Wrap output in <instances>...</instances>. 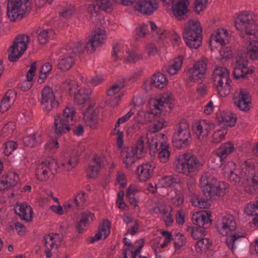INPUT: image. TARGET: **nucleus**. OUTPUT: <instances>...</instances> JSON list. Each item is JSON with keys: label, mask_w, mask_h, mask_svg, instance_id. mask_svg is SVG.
<instances>
[{"label": "nucleus", "mask_w": 258, "mask_h": 258, "mask_svg": "<svg viewBox=\"0 0 258 258\" xmlns=\"http://www.w3.org/2000/svg\"><path fill=\"white\" fill-rule=\"evenodd\" d=\"M217 229L220 233L226 237V244L234 252L240 238L245 236L243 232L236 231V224L234 217L231 215L222 217L217 223Z\"/></svg>", "instance_id": "obj_1"}, {"label": "nucleus", "mask_w": 258, "mask_h": 258, "mask_svg": "<svg viewBox=\"0 0 258 258\" xmlns=\"http://www.w3.org/2000/svg\"><path fill=\"white\" fill-rule=\"evenodd\" d=\"M176 170L186 176H191L197 173L202 166L199 158L194 154L179 153L174 163Z\"/></svg>", "instance_id": "obj_2"}, {"label": "nucleus", "mask_w": 258, "mask_h": 258, "mask_svg": "<svg viewBox=\"0 0 258 258\" xmlns=\"http://www.w3.org/2000/svg\"><path fill=\"white\" fill-rule=\"evenodd\" d=\"M76 113L75 107L71 104H68L62 114L58 113L54 116L53 128L57 137H59L70 131L71 126L74 122Z\"/></svg>", "instance_id": "obj_3"}, {"label": "nucleus", "mask_w": 258, "mask_h": 258, "mask_svg": "<svg viewBox=\"0 0 258 258\" xmlns=\"http://www.w3.org/2000/svg\"><path fill=\"white\" fill-rule=\"evenodd\" d=\"M200 186L205 195L209 197L224 194L228 187L226 183L218 181L209 172L204 173L202 176Z\"/></svg>", "instance_id": "obj_4"}, {"label": "nucleus", "mask_w": 258, "mask_h": 258, "mask_svg": "<svg viewBox=\"0 0 258 258\" xmlns=\"http://www.w3.org/2000/svg\"><path fill=\"white\" fill-rule=\"evenodd\" d=\"M202 28L198 21L189 20L183 31V38L190 48L197 49L202 43Z\"/></svg>", "instance_id": "obj_5"}, {"label": "nucleus", "mask_w": 258, "mask_h": 258, "mask_svg": "<svg viewBox=\"0 0 258 258\" xmlns=\"http://www.w3.org/2000/svg\"><path fill=\"white\" fill-rule=\"evenodd\" d=\"M255 15L243 13L239 14L235 21L236 29L250 37L258 38V26L254 21Z\"/></svg>", "instance_id": "obj_6"}, {"label": "nucleus", "mask_w": 258, "mask_h": 258, "mask_svg": "<svg viewBox=\"0 0 258 258\" xmlns=\"http://www.w3.org/2000/svg\"><path fill=\"white\" fill-rule=\"evenodd\" d=\"M32 8L30 0H8L7 15L11 22L21 20Z\"/></svg>", "instance_id": "obj_7"}, {"label": "nucleus", "mask_w": 258, "mask_h": 258, "mask_svg": "<svg viewBox=\"0 0 258 258\" xmlns=\"http://www.w3.org/2000/svg\"><path fill=\"white\" fill-rule=\"evenodd\" d=\"M174 98L171 93L162 94L150 100L152 113L158 115L161 112L169 113L174 106Z\"/></svg>", "instance_id": "obj_8"}, {"label": "nucleus", "mask_w": 258, "mask_h": 258, "mask_svg": "<svg viewBox=\"0 0 258 258\" xmlns=\"http://www.w3.org/2000/svg\"><path fill=\"white\" fill-rule=\"evenodd\" d=\"M191 138L190 125L184 120L181 121L172 137L173 142L178 148H182L188 146Z\"/></svg>", "instance_id": "obj_9"}, {"label": "nucleus", "mask_w": 258, "mask_h": 258, "mask_svg": "<svg viewBox=\"0 0 258 258\" xmlns=\"http://www.w3.org/2000/svg\"><path fill=\"white\" fill-rule=\"evenodd\" d=\"M30 38L26 35H20L14 40L9 48V59L11 61H17L24 53L27 48Z\"/></svg>", "instance_id": "obj_10"}, {"label": "nucleus", "mask_w": 258, "mask_h": 258, "mask_svg": "<svg viewBox=\"0 0 258 258\" xmlns=\"http://www.w3.org/2000/svg\"><path fill=\"white\" fill-rule=\"evenodd\" d=\"M112 49V57L114 61L120 59L124 62L131 63L137 61L141 58V56L133 50H130L121 44H114Z\"/></svg>", "instance_id": "obj_11"}, {"label": "nucleus", "mask_w": 258, "mask_h": 258, "mask_svg": "<svg viewBox=\"0 0 258 258\" xmlns=\"http://www.w3.org/2000/svg\"><path fill=\"white\" fill-rule=\"evenodd\" d=\"M233 101L234 105L241 111H247L250 108L251 96L244 88H238L234 91Z\"/></svg>", "instance_id": "obj_12"}, {"label": "nucleus", "mask_w": 258, "mask_h": 258, "mask_svg": "<svg viewBox=\"0 0 258 258\" xmlns=\"http://www.w3.org/2000/svg\"><path fill=\"white\" fill-rule=\"evenodd\" d=\"M40 104L43 110L46 112H49L52 108L58 106L55 93L49 86H46L42 89Z\"/></svg>", "instance_id": "obj_13"}, {"label": "nucleus", "mask_w": 258, "mask_h": 258, "mask_svg": "<svg viewBox=\"0 0 258 258\" xmlns=\"http://www.w3.org/2000/svg\"><path fill=\"white\" fill-rule=\"evenodd\" d=\"M238 176L240 177L239 184L241 185L249 183L255 172V162L253 160L248 159L242 162L238 169Z\"/></svg>", "instance_id": "obj_14"}, {"label": "nucleus", "mask_w": 258, "mask_h": 258, "mask_svg": "<svg viewBox=\"0 0 258 258\" xmlns=\"http://www.w3.org/2000/svg\"><path fill=\"white\" fill-rule=\"evenodd\" d=\"M158 145L159 143L156 139H152L151 143H150L148 134H145L138 138L136 145L134 147L143 156L148 148L150 154L155 153L158 151Z\"/></svg>", "instance_id": "obj_15"}, {"label": "nucleus", "mask_w": 258, "mask_h": 258, "mask_svg": "<svg viewBox=\"0 0 258 258\" xmlns=\"http://www.w3.org/2000/svg\"><path fill=\"white\" fill-rule=\"evenodd\" d=\"M230 37V33L226 29L221 28L214 31L211 35L209 42L212 50L219 46L226 45L229 43Z\"/></svg>", "instance_id": "obj_16"}, {"label": "nucleus", "mask_w": 258, "mask_h": 258, "mask_svg": "<svg viewBox=\"0 0 258 258\" xmlns=\"http://www.w3.org/2000/svg\"><path fill=\"white\" fill-rule=\"evenodd\" d=\"M56 162L54 160H46L39 164L36 168L37 178L41 181H45L53 177L52 169L56 168Z\"/></svg>", "instance_id": "obj_17"}, {"label": "nucleus", "mask_w": 258, "mask_h": 258, "mask_svg": "<svg viewBox=\"0 0 258 258\" xmlns=\"http://www.w3.org/2000/svg\"><path fill=\"white\" fill-rule=\"evenodd\" d=\"M60 241V236L57 234L51 233L44 237L43 242L45 248L44 253L46 258H50L52 254L56 252Z\"/></svg>", "instance_id": "obj_18"}, {"label": "nucleus", "mask_w": 258, "mask_h": 258, "mask_svg": "<svg viewBox=\"0 0 258 258\" xmlns=\"http://www.w3.org/2000/svg\"><path fill=\"white\" fill-rule=\"evenodd\" d=\"M214 127L215 125L212 121L202 120L195 122L192 128L197 138L202 140L208 137L210 131Z\"/></svg>", "instance_id": "obj_19"}, {"label": "nucleus", "mask_w": 258, "mask_h": 258, "mask_svg": "<svg viewBox=\"0 0 258 258\" xmlns=\"http://www.w3.org/2000/svg\"><path fill=\"white\" fill-rule=\"evenodd\" d=\"M80 79L84 85L79 89L78 93L75 94L74 97L75 102L79 105L89 102L91 99L92 94V90L87 86L89 81L87 80V78L81 76Z\"/></svg>", "instance_id": "obj_20"}, {"label": "nucleus", "mask_w": 258, "mask_h": 258, "mask_svg": "<svg viewBox=\"0 0 258 258\" xmlns=\"http://www.w3.org/2000/svg\"><path fill=\"white\" fill-rule=\"evenodd\" d=\"M207 63L204 60L196 62L192 68L188 69L187 73L188 80L192 82H196L202 80L206 72Z\"/></svg>", "instance_id": "obj_21"}, {"label": "nucleus", "mask_w": 258, "mask_h": 258, "mask_svg": "<svg viewBox=\"0 0 258 258\" xmlns=\"http://www.w3.org/2000/svg\"><path fill=\"white\" fill-rule=\"evenodd\" d=\"M106 37L105 31L97 29L94 31V34L89 38L86 47L87 52H93L96 48L103 43Z\"/></svg>", "instance_id": "obj_22"}, {"label": "nucleus", "mask_w": 258, "mask_h": 258, "mask_svg": "<svg viewBox=\"0 0 258 258\" xmlns=\"http://www.w3.org/2000/svg\"><path fill=\"white\" fill-rule=\"evenodd\" d=\"M171 211L172 208L170 206L159 202L155 203V206L152 208L153 213L162 215L163 221L166 226H170L173 222V219L171 214Z\"/></svg>", "instance_id": "obj_23"}, {"label": "nucleus", "mask_w": 258, "mask_h": 258, "mask_svg": "<svg viewBox=\"0 0 258 258\" xmlns=\"http://www.w3.org/2000/svg\"><path fill=\"white\" fill-rule=\"evenodd\" d=\"M124 83L120 82L113 84L107 91V96L109 97L108 101L113 106H116L121 98L123 96L121 90L124 88Z\"/></svg>", "instance_id": "obj_24"}, {"label": "nucleus", "mask_w": 258, "mask_h": 258, "mask_svg": "<svg viewBox=\"0 0 258 258\" xmlns=\"http://www.w3.org/2000/svg\"><path fill=\"white\" fill-rule=\"evenodd\" d=\"M121 155L126 167L132 166L138 159L142 157V155L133 147L123 148L121 150Z\"/></svg>", "instance_id": "obj_25"}, {"label": "nucleus", "mask_w": 258, "mask_h": 258, "mask_svg": "<svg viewBox=\"0 0 258 258\" xmlns=\"http://www.w3.org/2000/svg\"><path fill=\"white\" fill-rule=\"evenodd\" d=\"M172 3V12L175 18L178 20L184 19L188 11V1L176 0Z\"/></svg>", "instance_id": "obj_26"}, {"label": "nucleus", "mask_w": 258, "mask_h": 258, "mask_svg": "<svg viewBox=\"0 0 258 258\" xmlns=\"http://www.w3.org/2000/svg\"><path fill=\"white\" fill-rule=\"evenodd\" d=\"M62 55L57 64V68L61 71H66L70 69L75 62V56L67 49H62Z\"/></svg>", "instance_id": "obj_27"}, {"label": "nucleus", "mask_w": 258, "mask_h": 258, "mask_svg": "<svg viewBox=\"0 0 258 258\" xmlns=\"http://www.w3.org/2000/svg\"><path fill=\"white\" fill-rule=\"evenodd\" d=\"M158 7L155 1L143 0L135 4V8L139 12L146 15L152 14Z\"/></svg>", "instance_id": "obj_28"}, {"label": "nucleus", "mask_w": 258, "mask_h": 258, "mask_svg": "<svg viewBox=\"0 0 258 258\" xmlns=\"http://www.w3.org/2000/svg\"><path fill=\"white\" fill-rule=\"evenodd\" d=\"M15 213L20 219L26 222H30L33 218V209L26 203H17L15 208Z\"/></svg>", "instance_id": "obj_29"}, {"label": "nucleus", "mask_w": 258, "mask_h": 258, "mask_svg": "<svg viewBox=\"0 0 258 258\" xmlns=\"http://www.w3.org/2000/svg\"><path fill=\"white\" fill-rule=\"evenodd\" d=\"M247 60L244 58L239 57L237 58L233 72L236 79L245 78L247 74L252 73L247 67Z\"/></svg>", "instance_id": "obj_30"}, {"label": "nucleus", "mask_w": 258, "mask_h": 258, "mask_svg": "<svg viewBox=\"0 0 258 258\" xmlns=\"http://www.w3.org/2000/svg\"><path fill=\"white\" fill-rule=\"evenodd\" d=\"M223 170L231 182L234 184H239L240 179L238 176V172H239V170L236 168L234 162L233 161L228 162L224 166Z\"/></svg>", "instance_id": "obj_31"}, {"label": "nucleus", "mask_w": 258, "mask_h": 258, "mask_svg": "<svg viewBox=\"0 0 258 258\" xmlns=\"http://www.w3.org/2000/svg\"><path fill=\"white\" fill-rule=\"evenodd\" d=\"M154 165L153 163L147 162L139 165L137 168V175L139 180L144 182L151 177Z\"/></svg>", "instance_id": "obj_32"}, {"label": "nucleus", "mask_w": 258, "mask_h": 258, "mask_svg": "<svg viewBox=\"0 0 258 258\" xmlns=\"http://www.w3.org/2000/svg\"><path fill=\"white\" fill-rule=\"evenodd\" d=\"M106 163V161L104 157L95 156L94 161L91 163L87 169L89 177L91 178L97 177L100 172V168L105 165Z\"/></svg>", "instance_id": "obj_33"}, {"label": "nucleus", "mask_w": 258, "mask_h": 258, "mask_svg": "<svg viewBox=\"0 0 258 258\" xmlns=\"http://www.w3.org/2000/svg\"><path fill=\"white\" fill-rule=\"evenodd\" d=\"M83 120L86 125L95 128L98 123L97 112L92 106L87 108L83 113Z\"/></svg>", "instance_id": "obj_34"}, {"label": "nucleus", "mask_w": 258, "mask_h": 258, "mask_svg": "<svg viewBox=\"0 0 258 258\" xmlns=\"http://www.w3.org/2000/svg\"><path fill=\"white\" fill-rule=\"evenodd\" d=\"M229 79H230V72L226 68L218 66L214 69L212 74L213 84L220 85V82L227 81Z\"/></svg>", "instance_id": "obj_35"}, {"label": "nucleus", "mask_w": 258, "mask_h": 258, "mask_svg": "<svg viewBox=\"0 0 258 258\" xmlns=\"http://www.w3.org/2000/svg\"><path fill=\"white\" fill-rule=\"evenodd\" d=\"M19 180L18 175L14 172H9L0 180V190L15 186Z\"/></svg>", "instance_id": "obj_36"}, {"label": "nucleus", "mask_w": 258, "mask_h": 258, "mask_svg": "<svg viewBox=\"0 0 258 258\" xmlns=\"http://www.w3.org/2000/svg\"><path fill=\"white\" fill-rule=\"evenodd\" d=\"M210 216L211 214L206 211L197 212L192 215V222L199 228H204L206 224L210 223Z\"/></svg>", "instance_id": "obj_37"}, {"label": "nucleus", "mask_w": 258, "mask_h": 258, "mask_svg": "<svg viewBox=\"0 0 258 258\" xmlns=\"http://www.w3.org/2000/svg\"><path fill=\"white\" fill-rule=\"evenodd\" d=\"M16 95V92L12 90H9L6 93L0 102V112H5L10 109L15 100Z\"/></svg>", "instance_id": "obj_38"}, {"label": "nucleus", "mask_w": 258, "mask_h": 258, "mask_svg": "<svg viewBox=\"0 0 258 258\" xmlns=\"http://www.w3.org/2000/svg\"><path fill=\"white\" fill-rule=\"evenodd\" d=\"M234 145L230 143L227 142L222 144L216 151V155L219 157L220 162L223 161L228 155L234 151Z\"/></svg>", "instance_id": "obj_39"}, {"label": "nucleus", "mask_w": 258, "mask_h": 258, "mask_svg": "<svg viewBox=\"0 0 258 258\" xmlns=\"http://www.w3.org/2000/svg\"><path fill=\"white\" fill-rule=\"evenodd\" d=\"M110 223L108 220L104 221L102 225L99 228L98 231L95 236L91 239V241L99 240L105 239L110 234Z\"/></svg>", "instance_id": "obj_40"}, {"label": "nucleus", "mask_w": 258, "mask_h": 258, "mask_svg": "<svg viewBox=\"0 0 258 258\" xmlns=\"http://www.w3.org/2000/svg\"><path fill=\"white\" fill-rule=\"evenodd\" d=\"M78 163V157L76 155H66L61 159L60 165L63 169L69 171L75 168Z\"/></svg>", "instance_id": "obj_41"}, {"label": "nucleus", "mask_w": 258, "mask_h": 258, "mask_svg": "<svg viewBox=\"0 0 258 258\" xmlns=\"http://www.w3.org/2000/svg\"><path fill=\"white\" fill-rule=\"evenodd\" d=\"M23 141L26 146L30 147H35L42 142V133L36 132L31 135L24 137Z\"/></svg>", "instance_id": "obj_42"}, {"label": "nucleus", "mask_w": 258, "mask_h": 258, "mask_svg": "<svg viewBox=\"0 0 258 258\" xmlns=\"http://www.w3.org/2000/svg\"><path fill=\"white\" fill-rule=\"evenodd\" d=\"M158 150H159L158 158L160 162L166 163L169 160L170 156L169 146L165 142H158Z\"/></svg>", "instance_id": "obj_43"}, {"label": "nucleus", "mask_w": 258, "mask_h": 258, "mask_svg": "<svg viewBox=\"0 0 258 258\" xmlns=\"http://www.w3.org/2000/svg\"><path fill=\"white\" fill-rule=\"evenodd\" d=\"M94 215L91 213H83L81 218L77 225V229L79 232H82L86 227L87 225L90 222L93 221Z\"/></svg>", "instance_id": "obj_44"}, {"label": "nucleus", "mask_w": 258, "mask_h": 258, "mask_svg": "<svg viewBox=\"0 0 258 258\" xmlns=\"http://www.w3.org/2000/svg\"><path fill=\"white\" fill-rule=\"evenodd\" d=\"M231 79L227 80V81H222L220 85L213 84L216 89L218 93L221 97H225L229 95L231 90Z\"/></svg>", "instance_id": "obj_45"}, {"label": "nucleus", "mask_w": 258, "mask_h": 258, "mask_svg": "<svg viewBox=\"0 0 258 258\" xmlns=\"http://www.w3.org/2000/svg\"><path fill=\"white\" fill-rule=\"evenodd\" d=\"M250 43L247 47V54L251 59H258V38L250 39Z\"/></svg>", "instance_id": "obj_46"}, {"label": "nucleus", "mask_w": 258, "mask_h": 258, "mask_svg": "<svg viewBox=\"0 0 258 258\" xmlns=\"http://www.w3.org/2000/svg\"><path fill=\"white\" fill-rule=\"evenodd\" d=\"M182 63L183 58L181 56L175 58L169 62L167 72L172 75L176 74L181 69Z\"/></svg>", "instance_id": "obj_47"}, {"label": "nucleus", "mask_w": 258, "mask_h": 258, "mask_svg": "<svg viewBox=\"0 0 258 258\" xmlns=\"http://www.w3.org/2000/svg\"><path fill=\"white\" fill-rule=\"evenodd\" d=\"M152 81L155 86L159 89L165 88L168 83V79L165 75L160 72L156 73L153 76Z\"/></svg>", "instance_id": "obj_48"}, {"label": "nucleus", "mask_w": 258, "mask_h": 258, "mask_svg": "<svg viewBox=\"0 0 258 258\" xmlns=\"http://www.w3.org/2000/svg\"><path fill=\"white\" fill-rule=\"evenodd\" d=\"M150 25L152 30V35L155 39L157 40L162 39L169 36L168 32L167 30L158 28L154 22L150 21Z\"/></svg>", "instance_id": "obj_49"}, {"label": "nucleus", "mask_w": 258, "mask_h": 258, "mask_svg": "<svg viewBox=\"0 0 258 258\" xmlns=\"http://www.w3.org/2000/svg\"><path fill=\"white\" fill-rule=\"evenodd\" d=\"M257 208H258V207L255 202H250L245 206L244 211L248 216H255L253 219V223L255 225L258 226V211Z\"/></svg>", "instance_id": "obj_50"}, {"label": "nucleus", "mask_w": 258, "mask_h": 258, "mask_svg": "<svg viewBox=\"0 0 258 258\" xmlns=\"http://www.w3.org/2000/svg\"><path fill=\"white\" fill-rule=\"evenodd\" d=\"M87 44L88 42L79 41L74 44L73 47H68L67 49L69 52H71L72 54L75 55V54L83 53L85 50L87 51V48L86 47Z\"/></svg>", "instance_id": "obj_51"}, {"label": "nucleus", "mask_w": 258, "mask_h": 258, "mask_svg": "<svg viewBox=\"0 0 258 258\" xmlns=\"http://www.w3.org/2000/svg\"><path fill=\"white\" fill-rule=\"evenodd\" d=\"M212 242L208 238L199 239L196 245V251L200 253L206 252L210 247Z\"/></svg>", "instance_id": "obj_52"}, {"label": "nucleus", "mask_w": 258, "mask_h": 258, "mask_svg": "<svg viewBox=\"0 0 258 258\" xmlns=\"http://www.w3.org/2000/svg\"><path fill=\"white\" fill-rule=\"evenodd\" d=\"M94 2L100 10L110 12L115 4L114 0H94Z\"/></svg>", "instance_id": "obj_53"}, {"label": "nucleus", "mask_w": 258, "mask_h": 258, "mask_svg": "<svg viewBox=\"0 0 258 258\" xmlns=\"http://www.w3.org/2000/svg\"><path fill=\"white\" fill-rule=\"evenodd\" d=\"M52 69V66L49 62H46L42 66L38 79V82L40 83L43 82L44 80L50 74Z\"/></svg>", "instance_id": "obj_54"}, {"label": "nucleus", "mask_w": 258, "mask_h": 258, "mask_svg": "<svg viewBox=\"0 0 258 258\" xmlns=\"http://www.w3.org/2000/svg\"><path fill=\"white\" fill-rule=\"evenodd\" d=\"M221 121L226 126H234L236 122V118L233 117V114L230 112H223L221 114Z\"/></svg>", "instance_id": "obj_55"}, {"label": "nucleus", "mask_w": 258, "mask_h": 258, "mask_svg": "<svg viewBox=\"0 0 258 258\" xmlns=\"http://www.w3.org/2000/svg\"><path fill=\"white\" fill-rule=\"evenodd\" d=\"M191 202L194 207L200 208H206L209 205L207 200L201 198L198 195L194 194H193V197L191 199Z\"/></svg>", "instance_id": "obj_56"}, {"label": "nucleus", "mask_w": 258, "mask_h": 258, "mask_svg": "<svg viewBox=\"0 0 258 258\" xmlns=\"http://www.w3.org/2000/svg\"><path fill=\"white\" fill-rule=\"evenodd\" d=\"M53 33L52 30H44L41 31L38 35V41L41 44H45L49 38L53 36Z\"/></svg>", "instance_id": "obj_57"}, {"label": "nucleus", "mask_w": 258, "mask_h": 258, "mask_svg": "<svg viewBox=\"0 0 258 258\" xmlns=\"http://www.w3.org/2000/svg\"><path fill=\"white\" fill-rule=\"evenodd\" d=\"M161 233L162 236L160 237L159 239L160 240H163V241L160 244L159 243L158 247L162 248L166 246L171 242L172 237L171 233L167 231H162Z\"/></svg>", "instance_id": "obj_58"}, {"label": "nucleus", "mask_w": 258, "mask_h": 258, "mask_svg": "<svg viewBox=\"0 0 258 258\" xmlns=\"http://www.w3.org/2000/svg\"><path fill=\"white\" fill-rule=\"evenodd\" d=\"M147 115H148V114L145 111H139L134 118V121L138 122L141 125L145 124L148 121L147 118Z\"/></svg>", "instance_id": "obj_59"}, {"label": "nucleus", "mask_w": 258, "mask_h": 258, "mask_svg": "<svg viewBox=\"0 0 258 258\" xmlns=\"http://www.w3.org/2000/svg\"><path fill=\"white\" fill-rule=\"evenodd\" d=\"M166 122L163 118H160L155 121L150 126V130L153 132H157L166 125Z\"/></svg>", "instance_id": "obj_60"}, {"label": "nucleus", "mask_w": 258, "mask_h": 258, "mask_svg": "<svg viewBox=\"0 0 258 258\" xmlns=\"http://www.w3.org/2000/svg\"><path fill=\"white\" fill-rule=\"evenodd\" d=\"M74 200L77 207H83L86 203V193L82 192L77 194L75 196Z\"/></svg>", "instance_id": "obj_61"}, {"label": "nucleus", "mask_w": 258, "mask_h": 258, "mask_svg": "<svg viewBox=\"0 0 258 258\" xmlns=\"http://www.w3.org/2000/svg\"><path fill=\"white\" fill-rule=\"evenodd\" d=\"M226 133V131L224 129L215 132L213 135V139L212 142L215 144L220 143L223 140H224Z\"/></svg>", "instance_id": "obj_62"}, {"label": "nucleus", "mask_w": 258, "mask_h": 258, "mask_svg": "<svg viewBox=\"0 0 258 258\" xmlns=\"http://www.w3.org/2000/svg\"><path fill=\"white\" fill-rule=\"evenodd\" d=\"M139 223L138 221L135 220L134 222L131 223V224L127 226V229L126 233L124 234H131L134 235L139 232Z\"/></svg>", "instance_id": "obj_63"}, {"label": "nucleus", "mask_w": 258, "mask_h": 258, "mask_svg": "<svg viewBox=\"0 0 258 258\" xmlns=\"http://www.w3.org/2000/svg\"><path fill=\"white\" fill-rule=\"evenodd\" d=\"M18 147L17 143L13 141H9L5 144V148L4 154L6 156H9Z\"/></svg>", "instance_id": "obj_64"}]
</instances>
